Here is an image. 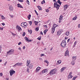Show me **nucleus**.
I'll return each instance as SVG.
<instances>
[{
    "label": "nucleus",
    "instance_id": "obj_36",
    "mask_svg": "<svg viewBox=\"0 0 80 80\" xmlns=\"http://www.w3.org/2000/svg\"><path fill=\"white\" fill-rule=\"evenodd\" d=\"M57 62L59 64H60L62 62L61 61V60H58V61H57Z\"/></svg>",
    "mask_w": 80,
    "mask_h": 80
},
{
    "label": "nucleus",
    "instance_id": "obj_51",
    "mask_svg": "<svg viewBox=\"0 0 80 80\" xmlns=\"http://www.w3.org/2000/svg\"><path fill=\"white\" fill-rule=\"evenodd\" d=\"M70 38H69L67 41V42L68 43V42H70Z\"/></svg>",
    "mask_w": 80,
    "mask_h": 80
},
{
    "label": "nucleus",
    "instance_id": "obj_6",
    "mask_svg": "<svg viewBox=\"0 0 80 80\" xmlns=\"http://www.w3.org/2000/svg\"><path fill=\"white\" fill-rule=\"evenodd\" d=\"M16 29L18 30V31H22V30L21 27H20L18 25H17L16 26Z\"/></svg>",
    "mask_w": 80,
    "mask_h": 80
},
{
    "label": "nucleus",
    "instance_id": "obj_28",
    "mask_svg": "<svg viewBox=\"0 0 80 80\" xmlns=\"http://www.w3.org/2000/svg\"><path fill=\"white\" fill-rule=\"evenodd\" d=\"M24 27H27V23L26 22H24Z\"/></svg>",
    "mask_w": 80,
    "mask_h": 80
},
{
    "label": "nucleus",
    "instance_id": "obj_38",
    "mask_svg": "<svg viewBox=\"0 0 80 80\" xmlns=\"http://www.w3.org/2000/svg\"><path fill=\"white\" fill-rule=\"evenodd\" d=\"M16 65L17 66H20L19 62L16 63Z\"/></svg>",
    "mask_w": 80,
    "mask_h": 80
},
{
    "label": "nucleus",
    "instance_id": "obj_2",
    "mask_svg": "<svg viewBox=\"0 0 80 80\" xmlns=\"http://www.w3.org/2000/svg\"><path fill=\"white\" fill-rule=\"evenodd\" d=\"M13 53H14V49H11L9 50V51L7 52V55H12Z\"/></svg>",
    "mask_w": 80,
    "mask_h": 80
},
{
    "label": "nucleus",
    "instance_id": "obj_8",
    "mask_svg": "<svg viewBox=\"0 0 80 80\" xmlns=\"http://www.w3.org/2000/svg\"><path fill=\"white\" fill-rule=\"evenodd\" d=\"M69 53V51H68V50H67L65 53V57H66V56H69V55L68 54Z\"/></svg>",
    "mask_w": 80,
    "mask_h": 80
},
{
    "label": "nucleus",
    "instance_id": "obj_29",
    "mask_svg": "<svg viewBox=\"0 0 80 80\" xmlns=\"http://www.w3.org/2000/svg\"><path fill=\"white\" fill-rule=\"evenodd\" d=\"M76 43H77V42L75 41L74 42V45L73 46V48L75 47V46H76Z\"/></svg>",
    "mask_w": 80,
    "mask_h": 80
},
{
    "label": "nucleus",
    "instance_id": "obj_13",
    "mask_svg": "<svg viewBox=\"0 0 80 80\" xmlns=\"http://www.w3.org/2000/svg\"><path fill=\"white\" fill-rule=\"evenodd\" d=\"M61 33H62V32L60 31H59L57 32V35H60L61 34Z\"/></svg>",
    "mask_w": 80,
    "mask_h": 80
},
{
    "label": "nucleus",
    "instance_id": "obj_26",
    "mask_svg": "<svg viewBox=\"0 0 80 80\" xmlns=\"http://www.w3.org/2000/svg\"><path fill=\"white\" fill-rule=\"evenodd\" d=\"M13 8H12V6H11L9 7V9L11 11L12 10Z\"/></svg>",
    "mask_w": 80,
    "mask_h": 80
},
{
    "label": "nucleus",
    "instance_id": "obj_45",
    "mask_svg": "<svg viewBox=\"0 0 80 80\" xmlns=\"http://www.w3.org/2000/svg\"><path fill=\"white\" fill-rule=\"evenodd\" d=\"M23 65V63L21 62L20 63L19 62V66H22V65Z\"/></svg>",
    "mask_w": 80,
    "mask_h": 80
},
{
    "label": "nucleus",
    "instance_id": "obj_63",
    "mask_svg": "<svg viewBox=\"0 0 80 80\" xmlns=\"http://www.w3.org/2000/svg\"><path fill=\"white\" fill-rule=\"evenodd\" d=\"M2 25H3V26H4V25H5V23H2Z\"/></svg>",
    "mask_w": 80,
    "mask_h": 80
},
{
    "label": "nucleus",
    "instance_id": "obj_4",
    "mask_svg": "<svg viewBox=\"0 0 80 80\" xmlns=\"http://www.w3.org/2000/svg\"><path fill=\"white\" fill-rule=\"evenodd\" d=\"M56 69H54L52 70L49 73L50 75H53L56 73Z\"/></svg>",
    "mask_w": 80,
    "mask_h": 80
},
{
    "label": "nucleus",
    "instance_id": "obj_58",
    "mask_svg": "<svg viewBox=\"0 0 80 80\" xmlns=\"http://www.w3.org/2000/svg\"><path fill=\"white\" fill-rule=\"evenodd\" d=\"M2 52V48H1V47L0 46V53Z\"/></svg>",
    "mask_w": 80,
    "mask_h": 80
},
{
    "label": "nucleus",
    "instance_id": "obj_24",
    "mask_svg": "<svg viewBox=\"0 0 80 80\" xmlns=\"http://www.w3.org/2000/svg\"><path fill=\"white\" fill-rule=\"evenodd\" d=\"M58 3L60 5H61V4H62V2H60V0H58Z\"/></svg>",
    "mask_w": 80,
    "mask_h": 80
},
{
    "label": "nucleus",
    "instance_id": "obj_25",
    "mask_svg": "<svg viewBox=\"0 0 80 80\" xmlns=\"http://www.w3.org/2000/svg\"><path fill=\"white\" fill-rule=\"evenodd\" d=\"M1 18L2 20H5V18L3 15H1Z\"/></svg>",
    "mask_w": 80,
    "mask_h": 80
},
{
    "label": "nucleus",
    "instance_id": "obj_9",
    "mask_svg": "<svg viewBox=\"0 0 80 80\" xmlns=\"http://www.w3.org/2000/svg\"><path fill=\"white\" fill-rule=\"evenodd\" d=\"M24 38L26 41V42H31L32 41V40H29L28 39V38H27V37H25Z\"/></svg>",
    "mask_w": 80,
    "mask_h": 80
},
{
    "label": "nucleus",
    "instance_id": "obj_53",
    "mask_svg": "<svg viewBox=\"0 0 80 80\" xmlns=\"http://www.w3.org/2000/svg\"><path fill=\"white\" fill-rule=\"evenodd\" d=\"M2 75H3V74L2 73H0V76H1V77H2Z\"/></svg>",
    "mask_w": 80,
    "mask_h": 80
},
{
    "label": "nucleus",
    "instance_id": "obj_21",
    "mask_svg": "<svg viewBox=\"0 0 80 80\" xmlns=\"http://www.w3.org/2000/svg\"><path fill=\"white\" fill-rule=\"evenodd\" d=\"M57 26H58V25H57L56 24H54L53 26V28H56Z\"/></svg>",
    "mask_w": 80,
    "mask_h": 80
},
{
    "label": "nucleus",
    "instance_id": "obj_33",
    "mask_svg": "<svg viewBox=\"0 0 80 80\" xmlns=\"http://www.w3.org/2000/svg\"><path fill=\"white\" fill-rule=\"evenodd\" d=\"M30 17H31V15H30V14H29L28 16V18L29 20H30Z\"/></svg>",
    "mask_w": 80,
    "mask_h": 80
},
{
    "label": "nucleus",
    "instance_id": "obj_54",
    "mask_svg": "<svg viewBox=\"0 0 80 80\" xmlns=\"http://www.w3.org/2000/svg\"><path fill=\"white\" fill-rule=\"evenodd\" d=\"M72 74V72H70L69 73V75H71Z\"/></svg>",
    "mask_w": 80,
    "mask_h": 80
},
{
    "label": "nucleus",
    "instance_id": "obj_57",
    "mask_svg": "<svg viewBox=\"0 0 80 80\" xmlns=\"http://www.w3.org/2000/svg\"><path fill=\"white\" fill-rule=\"evenodd\" d=\"M46 12H49V10H48V9L47 10H46Z\"/></svg>",
    "mask_w": 80,
    "mask_h": 80
},
{
    "label": "nucleus",
    "instance_id": "obj_17",
    "mask_svg": "<svg viewBox=\"0 0 80 80\" xmlns=\"http://www.w3.org/2000/svg\"><path fill=\"white\" fill-rule=\"evenodd\" d=\"M64 9L65 10L68 8V5H65L64 6Z\"/></svg>",
    "mask_w": 80,
    "mask_h": 80
},
{
    "label": "nucleus",
    "instance_id": "obj_50",
    "mask_svg": "<svg viewBox=\"0 0 80 80\" xmlns=\"http://www.w3.org/2000/svg\"><path fill=\"white\" fill-rule=\"evenodd\" d=\"M1 30V31H2V30H3V28H2V27H0V29Z\"/></svg>",
    "mask_w": 80,
    "mask_h": 80
},
{
    "label": "nucleus",
    "instance_id": "obj_43",
    "mask_svg": "<svg viewBox=\"0 0 80 80\" xmlns=\"http://www.w3.org/2000/svg\"><path fill=\"white\" fill-rule=\"evenodd\" d=\"M41 37H38V40H41Z\"/></svg>",
    "mask_w": 80,
    "mask_h": 80
},
{
    "label": "nucleus",
    "instance_id": "obj_41",
    "mask_svg": "<svg viewBox=\"0 0 80 80\" xmlns=\"http://www.w3.org/2000/svg\"><path fill=\"white\" fill-rule=\"evenodd\" d=\"M28 2V5H29L30 4V3L29 2V1H28V0H27L26 1V3Z\"/></svg>",
    "mask_w": 80,
    "mask_h": 80
},
{
    "label": "nucleus",
    "instance_id": "obj_61",
    "mask_svg": "<svg viewBox=\"0 0 80 80\" xmlns=\"http://www.w3.org/2000/svg\"><path fill=\"white\" fill-rule=\"evenodd\" d=\"M29 63H28L27 62V66H28V65H29Z\"/></svg>",
    "mask_w": 80,
    "mask_h": 80
},
{
    "label": "nucleus",
    "instance_id": "obj_10",
    "mask_svg": "<svg viewBox=\"0 0 80 80\" xmlns=\"http://www.w3.org/2000/svg\"><path fill=\"white\" fill-rule=\"evenodd\" d=\"M40 70V67H38L36 69V72H38V71H39V70Z\"/></svg>",
    "mask_w": 80,
    "mask_h": 80
},
{
    "label": "nucleus",
    "instance_id": "obj_18",
    "mask_svg": "<svg viewBox=\"0 0 80 80\" xmlns=\"http://www.w3.org/2000/svg\"><path fill=\"white\" fill-rule=\"evenodd\" d=\"M75 62L74 61H72L71 62V64L72 65H75Z\"/></svg>",
    "mask_w": 80,
    "mask_h": 80
},
{
    "label": "nucleus",
    "instance_id": "obj_42",
    "mask_svg": "<svg viewBox=\"0 0 80 80\" xmlns=\"http://www.w3.org/2000/svg\"><path fill=\"white\" fill-rule=\"evenodd\" d=\"M35 12L36 15H38V13L37 12L36 10H35Z\"/></svg>",
    "mask_w": 80,
    "mask_h": 80
},
{
    "label": "nucleus",
    "instance_id": "obj_22",
    "mask_svg": "<svg viewBox=\"0 0 80 80\" xmlns=\"http://www.w3.org/2000/svg\"><path fill=\"white\" fill-rule=\"evenodd\" d=\"M55 29V28H52V33H53L54 32Z\"/></svg>",
    "mask_w": 80,
    "mask_h": 80
},
{
    "label": "nucleus",
    "instance_id": "obj_59",
    "mask_svg": "<svg viewBox=\"0 0 80 80\" xmlns=\"http://www.w3.org/2000/svg\"><path fill=\"white\" fill-rule=\"evenodd\" d=\"M40 34L41 35H43V32H42L41 31L40 32Z\"/></svg>",
    "mask_w": 80,
    "mask_h": 80
},
{
    "label": "nucleus",
    "instance_id": "obj_64",
    "mask_svg": "<svg viewBox=\"0 0 80 80\" xmlns=\"http://www.w3.org/2000/svg\"><path fill=\"white\" fill-rule=\"evenodd\" d=\"M78 28H80V24H79V25H78Z\"/></svg>",
    "mask_w": 80,
    "mask_h": 80
},
{
    "label": "nucleus",
    "instance_id": "obj_49",
    "mask_svg": "<svg viewBox=\"0 0 80 80\" xmlns=\"http://www.w3.org/2000/svg\"><path fill=\"white\" fill-rule=\"evenodd\" d=\"M19 2H23V0H18Z\"/></svg>",
    "mask_w": 80,
    "mask_h": 80
},
{
    "label": "nucleus",
    "instance_id": "obj_56",
    "mask_svg": "<svg viewBox=\"0 0 80 80\" xmlns=\"http://www.w3.org/2000/svg\"><path fill=\"white\" fill-rule=\"evenodd\" d=\"M22 44V42H20L18 43V45H20L21 44Z\"/></svg>",
    "mask_w": 80,
    "mask_h": 80
},
{
    "label": "nucleus",
    "instance_id": "obj_1",
    "mask_svg": "<svg viewBox=\"0 0 80 80\" xmlns=\"http://www.w3.org/2000/svg\"><path fill=\"white\" fill-rule=\"evenodd\" d=\"M66 45H67L66 40H62V43L61 44V47H63V48H65L66 47Z\"/></svg>",
    "mask_w": 80,
    "mask_h": 80
},
{
    "label": "nucleus",
    "instance_id": "obj_47",
    "mask_svg": "<svg viewBox=\"0 0 80 80\" xmlns=\"http://www.w3.org/2000/svg\"><path fill=\"white\" fill-rule=\"evenodd\" d=\"M45 55V54H41V57H43Z\"/></svg>",
    "mask_w": 80,
    "mask_h": 80
},
{
    "label": "nucleus",
    "instance_id": "obj_11",
    "mask_svg": "<svg viewBox=\"0 0 80 80\" xmlns=\"http://www.w3.org/2000/svg\"><path fill=\"white\" fill-rule=\"evenodd\" d=\"M66 69V67H63L62 68H61L60 70L61 72H63V70H64L65 69Z\"/></svg>",
    "mask_w": 80,
    "mask_h": 80
},
{
    "label": "nucleus",
    "instance_id": "obj_32",
    "mask_svg": "<svg viewBox=\"0 0 80 80\" xmlns=\"http://www.w3.org/2000/svg\"><path fill=\"white\" fill-rule=\"evenodd\" d=\"M29 70H30V69L28 68H27V70H26L27 72H28V73H30V71H29Z\"/></svg>",
    "mask_w": 80,
    "mask_h": 80
},
{
    "label": "nucleus",
    "instance_id": "obj_37",
    "mask_svg": "<svg viewBox=\"0 0 80 80\" xmlns=\"http://www.w3.org/2000/svg\"><path fill=\"white\" fill-rule=\"evenodd\" d=\"M39 30V29H38V28H36L35 30L37 32H38V31Z\"/></svg>",
    "mask_w": 80,
    "mask_h": 80
},
{
    "label": "nucleus",
    "instance_id": "obj_48",
    "mask_svg": "<svg viewBox=\"0 0 80 80\" xmlns=\"http://www.w3.org/2000/svg\"><path fill=\"white\" fill-rule=\"evenodd\" d=\"M26 33L25 32H23V34L22 35V36H23L24 37Z\"/></svg>",
    "mask_w": 80,
    "mask_h": 80
},
{
    "label": "nucleus",
    "instance_id": "obj_35",
    "mask_svg": "<svg viewBox=\"0 0 80 80\" xmlns=\"http://www.w3.org/2000/svg\"><path fill=\"white\" fill-rule=\"evenodd\" d=\"M28 32H29L30 34H31V33H32V30H30V31H29V30H28Z\"/></svg>",
    "mask_w": 80,
    "mask_h": 80
},
{
    "label": "nucleus",
    "instance_id": "obj_39",
    "mask_svg": "<svg viewBox=\"0 0 80 80\" xmlns=\"http://www.w3.org/2000/svg\"><path fill=\"white\" fill-rule=\"evenodd\" d=\"M44 62H46L47 63H48V61H47V60H46L44 61Z\"/></svg>",
    "mask_w": 80,
    "mask_h": 80
},
{
    "label": "nucleus",
    "instance_id": "obj_44",
    "mask_svg": "<svg viewBox=\"0 0 80 80\" xmlns=\"http://www.w3.org/2000/svg\"><path fill=\"white\" fill-rule=\"evenodd\" d=\"M45 3V2L44 0H43L42 2H41V3L42 4H43L44 3Z\"/></svg>",
    "mask_w": 80,
    "mask_h": 80
},
{
    "label": "nucleus",
    "instance_id": "obj_15",
    "mask_svg": "<svg viewBox=\"0 0 80 80\" xmlns=\"http://www.w3.org/2000/svg\"><path fill=\"white\" fill-rule=\"evenodd\" d=\"M18 5V7H19L20 8H23V7L22 6V5H20V4H17Z\"/></svg>",
    "mask_w": 80,
    "mask_h": 80
},
{
    "label": "nucleus",
    "instance_id": "obj_7",
    "mask_svg": "<svg viewBox=\"0 0 80 80\" xmlns=\"http://www.w3.org/2000/svg\"><path fill=\"white\" fill-rule=\"evenodd\" d=\"M47 72H48V70L47 69H44L42 71V73H47Z\"/></svg>",
    "mask_w": 80,
    "mask_h": 80
},
{
    "label": "nucleus",
    "instance_id": "obj_40",
    "mask_svg": "<svg viewBox=\"0 0 80 80\" xmlns=\"http://www.w3.org/2000/svg\"><path fill=\"white\" fill-rule=\"evenodd\" d=\"M29 24H30V25H32V21H29Z\"/></svg>",
    "mask_w": 80,
    "mask_h": 80
},
{
    "label": "nucleus",
    "instance_id": "obj_19",
    "mask_svg": "<svg viewBox=\"0 0 80 80\" xmlns=\"http://www.w3.org/2000/svg\"><path fill=\"white\" fill-rule=\"evenodd\" d=\"M72 75H68V79H69V78L71 79L72 78Z\"/></svg>",
    "mask_w": 80,
    "mask_h": 80
},
{
    "label": "nucleus",
    "instance_id": "obj_34",
    "mask_svg": "<svg viewBox=\"0 0 80 80\" xmlns=\"http://www.w3.org/2000/svg\"><path fill=\"white\" fill-rule=\"evenodd\" d=\"M27 63L30 64V60H27Z\"/></svg>",
    "mask_w": 80,
    "mask_h": 80
},
{
    "label": "nucleus",
    "instance_id": "obj_31",
    "mask_svg": "<svg viewBox=\"0 0 80 80\" xmlns=\"http://www.w3.org/2000/svg\"><path fill=\"white\" fill-rule=\"evenodd\" d=\"M34 23H35V25H37V24H38V22H37V21H34Z\"/></svg>",
    "mask_w": 80,
    "mask_h": 80
},
{
    "label": "nucleus",
    "instance_id": "obj_30",
    "mask_svg": "<svg viewBox=\"0 0 80 80\" xmlns=\"http://www.w3.org/2000/svg\"><path fill=\"white\" fill-rule=\"evenodd\" d=\"M77 17H75L73 18L72 20H76V19H77Z\"/></svg>",
    "mask_w": 80,
    "mask_h": 80
},
{
    "label": "nucleus",
    "instance_id": "obj_27",
    "mask_svg": "<svg viewBox=\"0 0 80 80\" xmlns=\"http://www.w3.org/2000/svg\"><path fill=\"white\" fill-rule=\"evenodd\" d=\"M38 7L39 10H42V8L39 6H38Z\"/></svg>",
    "mask_w": 80,
    "mask_h": 80
},
{
    "label": "nucleus",
    "instance_id": "obj_52",
    "mask_svg": "<svg viewBox=\"0 0 80 80\" xmlns=\"http://www.w3.org/2000/svg\"><path fill=\"white\" fill-rule=\"evenodd\" d=\"M12 35L14 37H15V35H16V34H14L13 33H12Z\"/></svg>",
    "mask_w": 80,
    "mask_h": 80
},
{
    "label": "nucleus",
    "instance_id": "obj_12",
    "mask_svg": "<svg viewBox=\"0 0 80 80\" xmlns=\"http://www.w3.org/2000/svg\"><path fill=\"white\" fill-rule=\"evenodd\" d=\"M72 60L73 61H75L76 59H77V57L73 56L72 58Z\"/></svg>",
    "mask_w": 80,
    "mask_h": 80
},
{
    "label": "nucleus",
    "instance_id": "obj_60",
    "mask_svg": "<svg viewBox=\"0 0 80 80\" xmlns=\"http://www.w3.org/2000/svg\"><path fill=\"white\" fill-rule=\"evenodd\" d=\"M9 16L11 17H13V16L12 15H11L10 14H9Z\"/></svg>",
    "mask_w": 80,
    "mask_h": 80
},
{
    "label": "nucleus",
    "instance_id": "obj_3",
    "mask_svg": "<svg viewBox=\"0 0 80 80\" xmlns=\"http://www.w3.org/2000/svg\"><path fill=\"white\" fill-rule=\"evenodd\" d=\"M54 8H56L57 10H58L59 9V7H60V5L58 4H57V2H56V3L54 2Z\"/></svg>",
    "mask_w": 80,
    "mask_h": 80
},
{
    "label": "nucleus",
    "instance_id": "obj_23",
    "mask_svg": "<svg viewBox=\"0 0 80 80\" xmlns=\"http://www.w3.org/2000/svg\"><path fill=\"white\" fill-rule=\"evenodd\" d=\"M25 22H22L21 24V26L22 27H24V25L25 24Z\"/></svg>",
    "mask_w": 80,
    "mask_h": 80
},
{
    "label": "nucleus",
    "instance_id": "obj_20",
    "mask_svg": "<svg viewBox=\"0 0 80 80\" xmlns=\"http://www.w3.org/2000/svg\"><path fill=\"white\" fill-rule=\"evenodd\" d=\"M65 34L67 36H68L69 34H70V32H67Z\"/></svg>",
    "mask_w": 80,
    "mask_h": 80
},
{
    "label": "nucleus",
    "instance_id": "obj_62",
    "mask_svg": "<svg viewBox=\"0 0 80 80\" xmlns=\"http://www.w3.org/2000/svg\"><path fill=\"white\" fill-rule=\"evenodd\" d=\"M76 78H74V77L73 79H72V80H75V79Z\"/></svg>",
    "mask_w": 80,
    "mask_h": 80
},
{
    "label": "nucleus",
    "instance_id": "obj_55",
    "mask_svg": "<svg viewBox=\"0 0 80 80\" xmlns=\"http://www.w3.org/2000/svg\"><path fill=\"white\" fill-rule=\"evenodd\" d=\"M43 26H44L45 27V28H47V25H43Z\"/></svg>",
    "mask_w": 80,
    "mask_h": 80
},
{
    "label": "nucleus",
    "instance_id": "obj_46",
    "mask_svg": "<svg viewBox=\"0 0 80 80\" xmlns=\"http://www.w3.org/2000/svg\"><path fill=\"white\" fill-rule=\"evenodd\" d=\"M47 30H45L43 32L44 33H47Z\"/></svg>",
    "mask_w": 80,
    "mask_h": 80
},
{
    "label": "nucleus",
    "instance_id": "obj_16",
    "mask_svg": "<svg viewBox=\"0 0 80 80\" xmlns=\"http://www.w3.org/2000/svg\"><path fill=\"white\" fill-rule=\"evenodd\" d=\"M63 19V16L62 15H61L59 17V20H62Z\"/></svg>",
    "mask_w": 80,
    "mask_h": 80
},
{
    "label": "nucleus",
    "instance_id": "obj_5",
    "mask_svg": "<svg viewBox=\"0 0 80 80\" xmlns=\"http://www.w3.org/2000/svg\"><path fill=\"white\" fill-rule=\"evenodd\" d=\"M9 73L10 76H12L14 73H15V71L13 70H11L10 71Z\"/></svg>",
    "mask_w": 80,
    "mask_h": 80
},
{
    "label": "nucleus",
    "instance_id": "obj_14",
    "mask_svg": "<svg viewBox=\"0 0 80 80\" xmlns=\"http://www.w3.org/2000/svg\"><path fill=\"white\" fill-rule=\"evenodd\" d=\"M33 64H30L29 65V68H30L31 69H32L33 67Z\"/></svg>",
    "mask_w": 80,
    "mask_h": 80
}]
</instances>
